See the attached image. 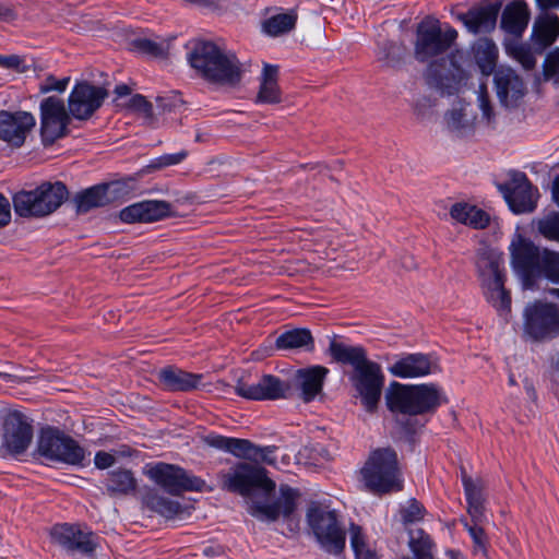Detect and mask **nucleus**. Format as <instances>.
Segmentation results:
<instances>
[{
  "mask_svg": "<svg viewBox=\"0 0 559 559\" xmlns=\"http://www.w3.org/2000/svg\"><path fill=\"white\" fill-rule=\"evenodd\" d=\"M456 38L455 28L448 24L442 25L433 17L424 19L416 27L414 57L418 62L429 64L428 74L439 85L462 79V69L453 60H450L453 69L448 72L440 70V66L436 62V60L447 61L442 56L450 50Z\"/></svg>",
  "mask_w": 559,
  "mask_h": 559,
  "instance_id": "nucleus-1",
  "label": "nucleus"
},
{
  "mask_svg": "<svg viewBox=\"0 0 559 559\" xmlns=\"http://www.w3.org/2000/svg\"><path fill=\"white\" fill-rule=\"evenodd\" d=\"M188 60L205 80L224 85H237L245 72L234 52H226L211 41L198 43Z\"/></svg>",
  "mask_w": 559,
  "mask_h": 559,
  "instance_id": "nucleus-2",
  "label": "nucleus"
},
{
  "mask_svg": "<svg viewBox=\"0 0 559 559\" xmlns=\"http://www.w3.org/2000/svg\"><path fill=\"white\" fill-rule=\"evenodd\" d=\"M475 265L486 300L500 317L508 320L511 312V296L504 288L506 271L502 253L483 245L477 249Z\"/></svg>",
  "mask_w": 559,
  "mask_h": 559,
  "instance_id": "nucleus-3",
  "label": "nucleus"
},
{
  "mask_svg": "<svg viewBox=\"0 0 559 559\" xmlns=\"http://www.w3.org/2000/svg\"><path fill=\"white\" fill-rule=\"evenodd\" d=\"M447 402L441 388L433 383L402 384L392 382L385 393V403L392 413L424 415L435 413Z\"/></svg>",
  "mask_w": 559,
  "mask_h": 559,
  "instance_id": "nucleus-4",
  "label": "nucleus"
},
{
  "mask_svg": "<svg viewBox=\"0 0 559 559\" xmlns=\"http://www.w3.org/2000/svg\"><path fill=\"white\" fill-rule=\"evenodd\" d=\"M365 488L373 495H386L403 489L397 454L391 448L374 450L360 471Z\"/></svg>",
  "mask_w": 559,
  "mask_h": 559,
  "instance_id": "nucleus-5",
  "label": "nucleus"
},
{
  "mask_svg": "<svg viewBox=\"0 0 559 559\" xmlns=\"http://www.w3.org/2000/svg\"><path fill=\"white\" fill-rule=\"evenodd\" d=\"M64 183L44 182L29 191H20L13 197L14 211L22 217H43L55 212L67 199Z\"/></svg>",
  "mask_w": 559,
  "mask_h": 559,
  "instance_id": "nucleus-6",
  "label": "nucleus"
},
{
  "mask_svg": "<svg viewBox=\"0 0 559 559\" xmlns=\"http://www.w3.org/2000/svg\"><path fill=\"white\" fill-rule=\"evenodd\" d=\"M307 522L317 542L329 554L340 555L346 543L345 526L335 510L312 503L307 511Z\"/></svg>",
  "mask_w": 559,
  "mask_h": 559,
  "instance_id": "nucleus-7",
  "label": "nucleus"
},
{
  "mask_svg": "<svg viewBox=\"0 0 559 559\" xmlns=\"http://www.w3.org/2000/svg\"><path fill=\"white\" fill-rule=\"evenodd\" d=\"M221 486L224 490L248 497L254 489L265 493L275 490V483L266 476L265 468L246 462L237 463L227 472L219 473Z\"/></svg>",
  "mask_w": 559,
  "mask_h": 559,
  "instance_id": "nucleus-8",
  "label": "nucleus"
},
{
  "mask_svg": "<svg viewBox=\"0 0 559 559\" xmlns=\"http://www.w3.org/2000/svg\"><path fill=\"white\" fill-rule=\"evenodd\" d=\"M37 451L41 456L69 465H84L85 450L71 437L57 428L41 430Z\"/></svg>",
  "mask_w": 559,
  "mask_h": 559,
  "instance_id": "nucleus-9",
  "label": "nucleus"
},
{
  "mask_svg": "<svg viewBox=\"0 0 559 559\" xmlns=\"http://www.w3.org/2000/svg\"><path fill=\"white\" fill-rule=\"evenodd\" d=\"M524 333L534 341H546L559 335V307L552 302L534 301L523 311Z\"/></svg>",
  "mask_w": 559,
  "mask_h": 559,
  "instance_id": "nucleus-10",
  "label": "nucleus"
},
{
  "mask_svg": "<svg viewBox=\"0 0 559 559\" xmlns=\"http://www.w3.org/2000/svg\"><path fill=\"white\" fill-rule=\"evenodd\" d=\"M146 475L170 495L178 496L183 491H211L206 483L186 469L171 464L157 463L151 466Z\"/></svg>",
  "mask_w": 559,
  "mask_h": 559,
  "instance_id": "nucleus-11",
  "label": "nucleus"
},
{
  "mask_svg": "<svg viewBox=\"0 0 559 559\" xmlns=\"http://www.w3.org/2000/svg\"><path fill=\"white\" fill-rule=\"evenodd\" d=\"M511 264L521 277L525 288H532L540 278V262L544 249L535 246L531 240L516 235L511 245Z\"/></svg>",
  "mask_w": 559,
  "mask_h": 559,
  "instance_id": "nucleus-12",
  "label": "nucleus"
},
{
  "mask_svg": "<svg viewBox=\"0 0 559 559\" xmlns=\"http://www.w3.org/2000/svg\"><path fill=\"white\" fill-rule=\"evenodd\" d=\"M499 190L514 214H530L537 207L539 191L522 171H511L509 180L499 185Z\"/></svg>",
  "mask_w": 559,
  "mask_h": 559,
  "instance_id": "nucleus-13",
  "label": "nucleus"
},
{
  "mask_svg": "<svg viewBox=\"0 0 559 559\" xmlns=\"http://www.w3.org/2000/svg\"><path fill=\"white\" fill-rule=\"evenodd\" d=\"M39 109L41 140L44 145H51L68 134L71 115L67 111L63 100L56 96L44 98Z\"/></svg>",
  "mask_w": 559,
  "mask_h": 559,
  "instance_id": "nucleus-14",
  "label": "nucleus"
},
{
  "mask_svg": "<svg viewBox=\"0 0 559 559\" xmlns=\"http://www.w3.org/2000/svg\"><path fill=\"white\" fill-rule=\"evenodd\" d=\"M350 380L364 408L369 413L376 412L384 384L380 365L374 361L365 365L357 371H353Z\"/></svg>",
  "mask_w": 559,
  "mask_h": 559,
  "instance_id": "nucleus-15",
  "label": "nucleus"
},
{
  "mask_svg": "<svg viewBox=\"0 0 559 559\" xmlns=\"http://www.w3.org/2000/svg\"><path fill=\"white\" fill-rule=\"evenodd\" d=\"M108 91L87 81L78 82L68 98L70 115L78 120H87L103 105Z\"/></svg>",
  "mask_w": 559,
  "mask_h": 559,
  "instance_id": "nucleus-16",
  "label": "nucleus"
},
{
  "mask_svg": "<svg viewBox=\"0 0 559 559\" xmlns=\"http://www.w3.org/2000/svg\"><path fill=\"white\" fill-rule=\"evenodd\" d=\"M290 385L273 374H264L255 382L241 378L235 385L237 395L252 401H275L286 399Z\"/></svg>",
  "mask_w": 559,
  "mask_h": 559,
  "instance_id": "nucleus-17",
  "label": "nucleus"
},
{
  "mask_svg": "<svg viewBox=\"0 0 559 559\" xmlns=\"http://www.w3.org/2000/svg\"><path fill=\"white\" fill-rule=\"evenodd\" d=\"M497 97L507 109L519 108L527 93L523 79L510 67H499L493 75Z\"/></svg>",
  "mask_w": 559,
  "mask_h": 559,
  "instance_id": "nucleus-18",
  "label": "nucleus"
},
{
  "mask_svg": "<svg viewBox=\"0 0 559 559\" xmlns=\"http://www.w3.org/2000/svg\"><path fill=\"white\" fill-rule=\"evenodd\" d=\"M35 126L36 119L28 111L0 110V140L12 147H21Z\"/></svg>",
  "mask_w": 559,
  "mask_h": 559,
  "instance_id": "nucleus-19",
  "label": "nucleus"
},
{
  "mask_svg": "<svg viewBox=\"0 0 559 559\" xmlns=\"http://www.w3.org/2000/svg\"><path fill=\"white\" fill-rule=\"evenodd\" d=\"M389 372L397 378H419L440 371L439 360L430 354H406L395 359L388 368Z\"/></svg>",
  "mask_w": 559,
  "mask_h": 559,
  "instance_id": "nucleus-20",
  "label": "nucleus"
},
{
  "mask_svg": "<svg viewBox=\"0 0 559 559\" xmlns=\"http://www.w3.org/2000/svg\"><path fill=\"white\" fill-rule=\"evenodd\" d=\"M173 215V205L163 200H145L120 211L119 217L128 224L152 223Z\"/></svg>",
  "mask_w": 559,
  "mask_h": 559,
  "instance_id": "nucleus-21",
  "label": "nucleus"
},
{
  "mask_svg": "<svg viewBox=\"0 0 559 559\" xmlns=\"http://www.w3.org/2000/svg\"><path fill=\"white\" fill-rule=\"evenodd\" d=\"M33 439V428L23 414L14 412L4 421V447L10 453L21 454L26 451Z\"/></svg>",
  "mask_w": 559,
  "mask_h": 559,
  "instance_id": "nucleus-22",
  "label": "nucleus"
},
{
  "mask_svg": "<svg viewBox=\"0 0 559 559\" xmlns=\"http://www.w3.org/2000/svg\"><path fill=\"white\" fill-rule=\"evenodd\" d=\"M52 539L71 551L88 555L95 549L94 535L79 525H56L51 531Z\"/></svg>",
  "mask_w": 559,
  "mask_h": 559,
  "instance_id": "nucleus-23",
  "label": "nucleus"
},
{
  "mask_svg": "<svg viewBox=\"0 0 559 559\" xmlns=\"http://www.w3.org/2000/svg\"><path fill=\"white\" fill-rule=\"evenodd\" d=\"M299 492L287 485L280 487V497L270 504H257L253 507L252 514L261 516L269 521H276L280 516H290L297 507Z\"/></svg>",
  "mask_w": 559,
  "mask_h": 559,
  "instance_id": "nucleus-24",
  "label": "nucleus"
},
{
  "mask_svg": "<svg viewBox=\"0 0 559 559\" xmlns=\"http://www.w3.org/2000/svg\"><path fill=\"white\" fill-rule=\"evenodd\" d=\"M447 131L455 138H467L474 134L476 116L468 104L460 103L444 114Z\"/></svg>",
  "mask_w": 559,
  "mask_h": 559,
  "instance_id": "nucleus-25",
  "label": "nucleus"
},
{
  "mask_svg": "<svg viewBox=\"0 0 559 559\" xmlns=\"http://www.w3.org/2000/svg\"><path fill=\"white\" fill-rule=\"evenodd\" d=\"M329 369L323 366L302 368L295 373V385L300 390V397L309 403L321 393Z\"/></svg>",
  "mask_w": 559,
  "mask_h": 559,
  "instance_id": "nucleus-26",
  "label": "nucleus"
},
{
  "mask_svg": "<svg viewBox=\"0 0 559 559\" xmlns=\"http://www.w3.org/2000/svg\"><path fill=\"white\" fill-rule=\"evenodd\" d=\"M500 9L501 2H490L467 11L460 19L469 32L474 34L488 33L495 28Z\"/></svg>",
  "mask_w": 559,
  "mask_h": 559,
  "instance_id": "nucleus-27",
  "label": "nucleus"
},
{
  "mask_svg": "<svg viewBox=\"0 0 559 559\" xmlns=\"http://www.w3.org/2000/svg\"><path fill=\"white\" fill-rule=\"evenodd\" d=\"M157 379L166 390L188 392L198 389L202 374L191 373L175 366H167L157 372Z\"/></svg>",
  "mask_w": 559,
  "mask_h": 559,
  "instance_id": "nucleus-28",
  "label": "nucleus"
},
{
  "mask_svg": "<svg viewBox=\"0 0 559 559\" xmlns=\"http://www.w3.org/2000/svg\"><path fill=\"white\" fill-rule=\"evenodd\" d=\"M530 21V9L525 1L514 0L506 5L501 15V28L516 37L522 36Z\"/></svg>",
  "mask_w": 559,
  "mask_h": 559,
  "instance_id": "nucleus-29",
  "label": "nucleus"
},
{
  "mask_svg": "<svg viewBox=\"0 0 559 559\" xmlns=\"http://www.w3.org/2000/svg\"><path fill=\"white\" fill-rule=\"evenodd\" d=\"M204 442L211 448L230 453L240 459L251 461L254 457L255 444L248 439L210 433L204 438Z\"/></svg>",
  "mask_w": 559,
  "mask_h": 559,
  "instance_id": "nucleus-30",
  "label": "nucleus"
},
{
  "mask_svg": "<svg viewBox=\"0 0 559 559\" xmlns=\"http://www.w3.org/2000/svg\"><path fill=\"white\" fill-rule=\"evenodd\" d=\"M473 53L481 74L495 75L499 56L497 45L489 38H478L473 45Z\"/></svg>",
  "mask_w": 559,
  "mask_h": 559,
  "instance_id": "nucleus-31",
  "label": "nucleus"
},
{
  "mask_svg": "<svg viewBox=\"0 0 559 559\" xmlns=\"http://www.w3.org/2000/svg\"><path fill=\"white\" fill-rule=\"evenodd\" d=\"M278 67L264 64L260 80V88L257 95V103L278 104L282 102V92L277 83Z\"/></svg>",
  "mask_w": 559,
  "mask_h": 559,
  "instance_id": "nucleus-32",
  "label": "nucleus"
},
{
  "mask_svg": "<svg viewBox=\"0 0 559 559\" xmlns=\"http://www.w3.org/2000/svg\"><path fill=\"white\" fill-rule=\"evenodd\" d=\"M108 188L109 186L106 183L96 185L76 193L73 198L76 212L79 214H84L90 212L92 209L108 204L110 201L107 195Z\"/></svg>",
  "mask_w": 559,
  "mask_h": 559,
  "instance_id": "nucleus-33",
  "label": "nucleus"
},
{
  "mask_svg": "<svg viewBox=\"0 0 559 559\" xmlns=\"http://www.w3.org/2000/svg\"><path fill=\"white\" fill-rule=\"evenodd\" d=\"M451 217L476 229L488 226L490 217L484 210L468 203H455L450 210Z\"/></svg>",
  "mask_w": 559,
  "mask_h": 559,
  "instance_id": "nucleus-34",
  "label": "nucleus"
},
{
  "mask_svg": "<svg viewBox=\"0 0 559 559\" xmlns=\"http://www.w3.org/2000/svg\"><path fill=\"white\" fill-rule=\"evenodd\" d=\"M330 353L336 361L353 366V371H357L359 368L365 367V365L372 362L367 359L366 352L360 346H348L333 341L330 344Z\"/></svg>",
  "mask_w": 559,
  "mask_h": 559,
  "instance_id": "nucleus-35",
  "label": "nucleus"
},
{
  "mask_svg": "<svg viewBox=\"0 0 559 559\" xmlns=\"http://www.w3.org/2000/svg\"><path fill=\"white\" fill-rule=\"evenodd\" d=\"M106 489L112 497L128 496L135 491L136 479L131 471L117 469L109 473Z\"/></svg>",
  "mask_w": 559,
  "mask_h": 559,
  "instance_id": "nucleus-36",
  "label": "nucleus"
},
{
  "mask_svg": "<svg viewBox=\"0 0 559 559\" xmlns=\"http://www.w3.org/2000/svg\"><path fill=\"white\" fill-rule=\"evenodd\" d=\"M312 344L313 337L308 329H293L282 333L275 340V348L278 350L309 348Z\"/></svg>",
  "mask_w": 559,
  "mask_h": 559,
  "instance_id": "nucleus-37",
  "label": "nucleus"
},
{
  "mask_svg": "<svg viewBox=\"0 0 559 559\" xmlns=\"http://www.w3.org/2000/svg\"><path fill=\"white\" fill-rule=\"evenodd\" d=\"M144 504L152 511L171 519L181 512V504L175 500L160 496L155 490L147 491L143 497Z\"/></svg>",
  "mask_w": 559,
  "mask_h": 559,
  "instance_id": "nucleus-38",
  "label": "nucleus"
},
{
  "mask_svg": "<svg viewBox=\"0 0 559 559\" xmlns=\"http://www.w3.org/2000/svg\"><path fill=\"white\" fill-rule=\"evenodd\" d=\"M534 35L543 46L551 45L559 36V17L546 14L535 22Z\"/></svg>",
  "mask_w": 559,
  "mask_h": 559,
  "instance_id": "nucleus-39",
  "label": "nucleus"
},
{
  "mask_svg": "<svg viewBox=\"0 0 559 559\" xmlns=\"http://www.w3.org/2000/svg\"><path fill=\"white\" fill-rule=\"evenodd\" d=\"M408 546L415 559H433L432 550L435 544L424 530L418 528L409 532Z\"/></svg>",
  "mask_w": 559,
  "mask_h": 559,
  "instance_id": "nucleus-40",
  "label": "nucleus"
},
{
  "mask_svg": "<svg viewBox=\"0 0 559 559\" xmlns=\"http://www.w3.org/2000/svg\"><path fill=\"white\" fill-rule=\"evenodd\" d=\"M297 16L294 13L275 14L263 22V31L271 36H278L295 27Z\"/></svg>",
  "mask_w": 559,
  "mask_h": 559,
  "instance_id": "nucleus-41",
  "label": "nucleus"
},
{
  "mask_svg": "<svg viewBox=\"0 0 559 559\" xmlns=\"http://www.w3.org/2000/svg\"><path fill=\"white\" fill-rule=\"evenodd\" d=\"M405 55V47L401 43L384 40L379 43L377 50V58L386 67H395L399 64Z\"/></svg>",
  "mask_w": 559,
  "mask_h": 559,
  "instance_id": "nucleus-42",
  "label": "nucleus"
},
{
  "mask_svg": "<svg viewBox=\"0 0 559 559\" xmlns=\"http://www.w3.org/2000/svg\"><path fill=\"white\" fill-rule=\"evenodd\" d=\"M349 535L356 559H377V554L369 548L366 536L359 525L352 523Z\"/></svg>",
  "mask_w": 559,
  "mask_h": 559,
  "instance_id": "nucleus-43",
  "label": "nucleus"
},
{
  "mask_svg": "<svg viewBox=\"0 0 559 559\" xmlns=\"http://www.w3.org/2000/svg\"><path fill=\"white\" fill-rule=\"evenodd\" d=\"M132 49L152 57H166L169 50V43L155 41L150 38H135L131 41Z\"/></svg>",
  "mask_w": 559,
  "mask_h": 559,
  "instance_id": "nucleus-44",
  "label": "nucleus"
},
{
  "mask_svg": "<svg viewBox=\"0 0 559 559\" xmlns=\"http://www.w3.org/2000/svg\"><path fill=\"white\" fill-rule=\"evenodd\" d=\"M545 276L554 283H559V252L544 249L540 262V277Z\"/></svg>",
  "mask_w": 559,
  "mask_h": 559,
  "instance_id": "nucleus-45",
  "label": "nucleus"
},
{
  "mask_svg": "<svg viewBox=\"0 0 559 559\" xmlns=\"http://www.w3.org/2000/svg\"><path fill=\"white\" fill-rule=\"evenodd\" d=\"M404 524L416 523L424 519L426 510L416 499H409L400 510Z\"/></svg>",
  "mask_w": 559,
  "mask_h": 559,
  "instance_id": "nucleus-46",
  "label": "nucleus"
},
{
  "mask_svg": "<svg viewBox=\"0 0 559 559\" xmlns=\"http://www.w3.org/2000/svg\"><path fill=\"white\" fill-rule=\"evenodd\" d=\"M461 472L467 503L484 502L483 485L480 481H475L466 474L464 468Z\"/></svg>",
  "mask_w": 559,
  "mask_h": 559,
  "instance_id": "nucleus-47",
  "label": "nucleus"
},
{
  "mask_svg": "<svg viewBox=\"0 0 559 559\" xmlns=\"http://www.w3.org/2000/svg\"><path fill=\"white\" fill-rule=\"evenodd\" d=\"M538 231L547 239L559 242V213L538 221Z\"/></svg>",
  "mask_w": 559,
  "mask_h": 559,
  "instance_id": "nucleus-48",
  "label": "nucleus"
},
{
  "mask_svg": "<svg viewBox=\"0 0 559 559\" xmlns=\"http://www.w3.org/2000/svg\"><path fill=\"white\" fill-rule=\"evenodd\" d=\"M478 108L481 111V119L485 120L488 124L495 122L496 114L493 110L492 103L490 100L488 91L486 85L481 84L478 90L477 95Z\"/></svg>",
  "mask_w": 559,
  "mask_h": 559,
  "instance_id": "nucleus-49",
  "label": "nucleus"
},
{
  "mask_svg": "<svg viewBox=\"0 0 559 559\" xmlns=\"http://www.w3.org/2000/svg\"><path fill=\"white\" fill-rule=\"evenodd\" d=\"M543 74L546 81L559 84V49L550 51L543 64Z\"/></svg>",
  "mask_w": 559,
  "mask_h": 559,
  "instance_id": "nucleus-50",
  "label": "nucleus"
},
{
  "mask_svg": "<svg viewBox=\"0 0 559 559\" xmlns=\"http://www.w3.org/2000/svg\"><path fill=\"white\" fill-rule=\"evenodd\" d=\"M511 53L525 70H532L536 66V57L527 45H515L512 47Z\"/></svg>",
  "mask_w": 559,
  "mask_h": 559,
  "instance_id": "nucleus-51",
  "label": "nucleus"
},
{
  "mask_svg": "<svg viewBox=\"0 0 559 559\" xmlns=\"http://www.w3.org/2000/svg\"><path fill=\"white\" fill-rule=\"evenodd\" d=\"M473 540V552L478 556L487 557L488 556V537L483 527L472 530V534L469 535Z\"/></svg>",
  "mask_w": 559,
  "mask_h": 559,
  "instance_id": "nucleus-52",
  "label": "nucleus"
},
{
  "mask_svg": "<svg viewBox=\"0 0 559 559\" xmlns=\"http://www.w3.org/2000/svg\"><path fill=\"white\" fill-rule=\"evenodd\" d=\"M187 156V151H180L175 154H165L152 160L148 167L153 169H159L167 166L177 165L181 163Z\"/></svg>",
  "mask_w": 559,
  "mask_h": 559,
  "instance_id": "nucleus-53",
  "label": "nucleus"
},
{
  "mask_svg": "<svg viewBox=\"0 0 559 559\" xmlns=\"http://www.w3.org/2000/svg\"><path fill=\"white\" fill-rule=\"evenodd\" d=\"M129 108L142 114L146 119L153 118L152 104L141 94H135L129 100Z\"/></svg>",
  "mask_w": 559,
  "mask_h": 559,
  "instance_id": "nucleus-54",
  "label": "nucleus"
},
{
  "mask_svg": "<svg viewBox=\"0 0 559 559\" xmlns=\"http://www.w3.org/2000/svg\"><path fill=\"white\" fill-rule=\"evenodd\" d=\"M69 82L70 78L68 76L58 80L53 75H49L41 82L39 90L41 93H49L52 91L63 92L66 91Z\"/></svg>",
  "mask_w": 559,
  "mask_h": 559,
  "instance_id": "nucleus-55",
  "label": "nucleus"
},
{
  "mask_svg": "<svg viewBox=\"0 0 559 559\" xmlns=\"http://www.w3.org/2000/svg\"><path fill=\"white\" fill-rule=\"evenodd\" d=\"M275 450H276V447H274V445L259 447L255 444V451H253L254 457H252L251 461L266 463L269 465H272L276 462V460L274 457Z\"/></svg>",
  "mask_w": 559,
  "mask_h": 559,
  "instance_id": "nucleus-56",
  "label": "nucleus"
},
{
  "mask_svg": "<svg viewBox=\"0 0 559 559\" xmlns=\"http://www.w3.org/2000/svg\"><path fill=\"white\" fill-rule=\"evenodd\" d=\"M11 221V207L8 199L0 194V228L7 226Z\"/></svg>",
  "mask_w": 559,
  "mask_h": 559,
  "instance_id": "nucleus-57",
  "label": "nucleus"
},
{
  "mask_svg": "<svg viewBox=\"0 0 559 559\" xmlns=\"http://www.w3.org/2000/svg\"><path fill=\"white\" fill-rule=\"evenodd\" d=\"M96 467L105 469L115 463V456L108 452L99 451L94 459Z\"/></svg>",
  "mask_w": 559,
  "mask_h": 559,
  "instance_id": "nucleus-58",
  "label": "nucleus"
},
{
  "mask_svg": "<svg viewBox=\"0 0 559 559\" xmlns=\"http://www.w3.org/2000/svg\"><path fill=\"white\" fill-rule=\"evenodd\" d=\"M467 512L472 518L473 522H479L481 523L485 515H484V502H476V503H467Z\"/></svg>",
  "mask_w": 559,
  "mask_h": 559,
  "instance_id": "nucleus-59",
  "label": "nucleus"
},
{
  "mask_svg": "<svg viewBox=\"0 0 559 559\" xmlns=\"http://www.w3.org/2000/svg\"><path fill=\"white\" fill-rule=\"evenodd\" d=\"M524 389L527 393V395L530 396V399L532 401H535L537 399V394H536V391H535V388H534V384L532 381H530L528 379H525L524 380Z\"/></svg>",
  "mask_w": 559,
  "mask_h": 559,
  "instance_id": "nucleus-60",
  "label": "nucleus"
},
{
  "mask_svg": "<svg viewBox=\"0 0 559 559\" xmlns=\"http://www.w3.org/2000/svg\"><path fill=\"white\" fill-rule=\"evenodd\" d=\"M536 2L543 10L559 7V0H536Z\"/></svg>",
  "mask_w": 559,
  "mask_h": 559,
  "instance_id": "nucleus-61",
  "label": "nucleus"
},
{
  "mask_svg": "<svg viewBox=\"0 0 559 559\" xmlns=\"http://www.w3.org/2000/svg\"><path fill=\"white\" fill-rule=\"evenodd\" d=\"M157 106L160 107L163 110H171L175 104L169 102L167 97H157L156 99Z\"/></svg>",
  "mask_w": 559,
  "mask_h": 559,
  "instance_id": "nucleus-62",
  "label": "nucleus"
},
{
  "mask_svg": "<svg viewBox=\"0 0 559 559\" xmlns=\"http://www.w3.org/2000/svg\"><path fill=\"white\" fill-rule=\"evenodd\" d=\"M115 93H116L117 96L123 97V96L129 95L131 93V90H130V87L128 85L120 84V85L116 86Z\"/></svg>",
  "mask_w": 559,
  "mask_h": 559,
  "instance_id": "nucleus-63",
  "label": "nucleus"
},
{
  "mask_svg": "<svg viewBox=\"0 0 559 559\" xmlns=\"http://www.w3.org/2000/svg\"><path fill=\"white\" fill-rule=\"evenodd\" d=\"M552 198L555 202L559 205V175L555 178L552 182Z\"/></svg>",
  "mask_w": 559,
  "mask_h": 559,
  "instance_id": "nucleus-64",
  "label": "nucleus"
}]
</instances>
